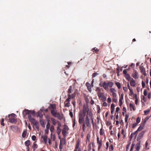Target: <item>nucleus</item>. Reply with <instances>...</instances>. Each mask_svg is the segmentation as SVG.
Instances as JSON below:
<instances>
[{"mask_svg":"<svg viewBox=\"0 0 151 151\" xmlns=\"http://www.w3.org/2000/svg\"><path fill=\"white\" fill-rule=\"evenodd\" d=\"M87 113V115H88L89 118L91 119L92 123L93 125H94L93 119V114L92 112L91 111L88 112V110H87L86 108H83L82 111H80L79 114H82L85 116L86 113Z\"/></svg>","mask_w":151,"mask_h":151,"instance_id":"nucleus-1","label":"nucleus"},{"mask_svg":"<svg viewBox=\"0 0 151 151\" xmlns=\"http://www.w3.org/2000/svg\"><path fill=\"white\" fill-rule=\"evenodd\" d=\"M51 114L54 117L57 118L59 120H61L62 119V117L60 115V114L57 112V109H51Z\"/></svg>","mask_w":151,"mask_h":151,"instance_id":"nucleus-2","label":"nucleus"},{"mask_svg":"<svg viewBox=\"0 0 151 151\" xmlns=\"http://www.w3.org/2000/svg\"><path fill=\"white\" fill-rule=\"evenodd\" d=\"M16 116V115L13 113L8 115V117L9 118V121L12 123H14L16 122V120L14 118Z\"/></svg>","mask_w":151,"mask_h":151,"instance_id":"nucleus-3","label":"nucleus"},{"mask_svg":"<svg viewBox=\"0 0 151 151\" xmlns=\"http://www.w3.org/2000/svg\"><path fill=\"white\" fill-rule=\"evenodd\" d=\"M96 91L97 92V95L99 98H101L103 95H104V93L101 92L102 91H104V90L102 88H101L97 87L96 88Z\"/></svg>","mask_w":151,"mask_h":151,"instance_id":"nucleus-4","label":"nucleus"},{"mask_svg":"<svg viewBox=\"0 0 151 151\" xmlns=\"http://www.w3.org/2000/svg\"><path fill=\"white\" fill-rule=\"evenodd\" d=\"M85 116L82 114H78L79 120L78 122L80 124H82V123L85 122Z\"/></svg>","mask_w":151,"mask_h":151,"instance_id":"nucleus-5","label":"nucleus"},{"mask_svg":"<svg viewBox=\"0 0 151 151\" xmlns=\"http://www.w3.org/2000/svg\"><path fill=\"white\" fill-rule=\"evenodd\" d=\"M138 73L137 71L134 70L133 73H132V76L134 79L138 78L139 77Z\"/></svg>","mask_w":151,"mask_h":151,"instance_id":"nucleus-6","label":"nucleus"},{"mask_svg":"<svg viewBox=\"0 0 151 151\" xmlns=\"http://www.w3.org/2000/svg\"><path fill=\"white\" fill-rule=\"evenodd\" d=\"M139 69L141 73L145 76H146V73L145 72V69L144 67L143 66H142V65L139 67Z\"/></svg>","mask_w":151,"mask_h":151,"instance_id":"nucleus-7","label":"nucleus"},{"mask_svg":"<svg viewBox=\"0 0 151 151\" xmlns=\"http://www.w3.org/2000/svg\"><path fill=\"white\" fill-rule=\"evenodd\" d=\"M89 117L88 115H87L86 117L85 120V121L86 125L87 127H89L90 125Z\"/></svg>","mask_w":151,"mask_h":151,"instance_id":"nucleus-8","label":"nucleus"},{"mask_svg":"<svg viewBox=\"0 0 151 151\" xmlns=\"http://www.w3.org/2000/svg\"><path fill=\"white\" fill-rule=\"evenodd\" d=\"M31 112V111L29 110L28 109H25L23 111V114L24 115V116H26V115L29 114L30 112Z\"/></svg>","mask_w":151,"mask_h":151,"instance_id":"nucleus-9","label":"nucleus"},{"mask_svg":"<svg viewBox=\"0 0 151 151\" xmlns=\"http://www.w3.org/2000/svg\"><path fill=\"white\" fill-rule=\"evenodd\" d=\"M47 137L46 135H44L42 136V138L43 139L45 144L47 143Z\"/></svg>","mask_w":151,"mask_h":151,"instance_id":"nucleus-10","label":"nucleus"},{"mask_svg":"<svg viewBox=\"0 0 151 151\" xmlns=\"http://www.w3.org/2000/svg\"><path fill=\"white\" fill-rule=\"evenodd\" d=\"M130 85L132 86L135 87L136 86L135 81L132 78L130 81Z\"/></svg>","mask_w":151,"mask_h":151,"instance_id":"nucleus-11","label":"nucleus"},{"mask_svg":"<svg viewBox=\"0 0 151 151\" xmlns=\"http://www.w3.org/2000/svg\"><path fill=\"white\" fill-rule=\"evenodd\" d=\"M140 142L137 143L135 146V150L134 151H139L140 148Z\"/></svg>","mask_w":151,"mask_h":151,"instance_id":"nucleus-12","label":"nucleus"},{"mask_svg":"<svg viewBox=\"0 0 151 151\" xmlns=\"http://www.w3.org/2000/svg\"><path fill=\"white\" fill-rule=\"evenodd\" d=\"M80 140L79 139H78L76 142L75 148H81L80 147Z\"/></svg>","mask_w":151,"mask_h":151,"instance_id":"nucleus-13","label":"nucleus"},{"mask_svg":"<svg viewBox=\"0 0 151 151\" xmlns=\"http://www.w3.org/2000/svg\"><path fill=\"white\" fill-rule=\"evenodd\" d=\"M102 87H103L106 90H107L109 89L107 83L105 82H104V83H103V86Z\"/></svg>","mask_w":151,"mask_h":151,"instance_id":"nucleus-14","label":"nucleus"},{"mask_svg":"<svg viewBox=\"0 0 151 151\" xmlns=\"http://www.w3.org/2000/svg\"><path fill=\"white\" fill-rule=\"evenodd\" d=\"M50 119L52 124L54 126L56 125V123H59V122L58 121H56V120L53 118H51Z\"/></svg>","mask_w":151,"mask_h":151,"instance_id":"nucleus-15","label":"nucleus"},{"mask_svg":"<svg viewBox=\"0 0 151 151\" xmlns=\"http://www.w3.org/2000/svg\"><path fill=\"white\" fill-rule=\"evenodd\" d=\"M86 85L87 86L88 90L90 92H91V88L90 84L88 82H87L86 83Z\"/></svg>","mask_w":151,"mask_h":151,"instance_id":"nucleus-16","label":"nucleus"},{"mask_svg":"<svg viewBox=\"0 0 151 151\" xmlns=\"http://www.w3.org/2000/svg\"><path fill=\"white\" fill-rule=\"evenodd\" d=\"M123 99V95L122 94L119 100V105L121 106L122 105V100Z\"/></svg>","mask_w":151,"mask_h":151,"instance_id":"nucleus-17","label":"nucleus"},{"mask_svg":"<svg viewBox=\"0 0 151 151\" xmlns=\"http://www.w3.org/2000/svg\"><path fill=\"white\" fill-rule=\"evenodd\" d=\"M124 77L126 79L129 81H130L131 80V77L130 75L129 74H126L124 76Z\"/></svg>","mask_w":151,"mask_h":151,"instance_id":"nucleus-18","label":"nucleus"},{"mask_svg":"<svg viewBox=\"0 0 151 151\" xmlns=\"http://www.w3.org/2000/svg\"><path fill=\"white\" fill-rule=\"evenodd\" d=\"M114 107H115L114 105V104H111V113L112 114H113V112L114 110Z\"/></svg>","mask_w":151,"mask_h":151,"instance_id":"nucleus-19","label":"nucleus"},{"mask_svg":"<svg viewBox=\"0 0 151 151\" xmlns=\"http://www.w3.org/2000/svg\"><path fill=\"white\" fill-rule=\"evenodd\" d=\"M97 143L98 145H102V140H100L99 138L98 137H97Z\"/></svg>","mask_w":151,"mask_h":151,"instance_id":"nucleus-20","label":"nucleus"},{"mask_svg":"<svg viewBox=\"0 0 151 151\" xmlns=\"http://www.w3.org/2000/svg\"><path fill=\"white\" fill-rule=\"evenodd\" d=\"M144 134V132H142L140 133L138 135V138L139 139H141Z\"/></svg>","mask_w":151,"mask_h":151,"instance_id":"nucleus-21","label":"nucleus"},{"mask_svg":"<svg viewBox=\"0 0 151 151\" xmlns=\"http://www.w3.org/2000/svg\"><path fill=\"white\" fill-rule=\"evenodd\" d=\"M33 124L35 125V127L36 128L38 129L39 125V122L38 121H36Z\"/></svg>","mask_w":151,"mask_h":151,"instance_id":"nucleus-22","label":"nucleus"},{"mask_svg":"<svg viewBox=\"0 0 151 151\" xmlns=\"http://www.w3.org/2000/svg\"><path fill=\"white\" fill-rule=\"evenodd\" d=\"M50 107L52 108V109H56V105L54 104H50L49 108Z\"/></svg>","mask_w":151,"mask_h":151,"instance_id":"nucleus-23","label":"nucleus"},{"mask_svg":"<svg viewBox=\"0 0 151 151\" xmlns=\"http://www.w3.org/2000/svg\"><path fill=\"white\" fill-rule=\"evenodd\" d=\"M91 51H93V52H95L96 53H97L99 51V50L96 47H94L92 49Z\"/></svg>","mask_w":151,"mask_h":151,"instance_id":"nucleus-24","label":"nucleus"},{"mask_svg":"<svg viewBox=\"0 0 151 151\" xmlns=\"http://www.w3.org/2000/svg\"><path fill=\"white\" fill-rule=\"evenodd\" d=\"M107 83L108 87L110 88H111L114 85L113 83L111 82H109Z\"/></svg>","mask_w":151,"mask_h":151,"instance_id":"nucleus-25","label":"nucleus"},{"mask_svg":"<svg viewBox=\"0 0 151 151\" xmlns=\"http://www.w3.org/2000/svg\"><path fill=\"white\" fill-rule=\"evenodd\" d=\"M144 126V124H141L138 128L137 130L139 131H141L143 129V127Z\"/></svg>","mask_w":151,"mask_h":151,"instance_id":"nucleus-26","label":"nucleus"},{"mask_svg":"<svg viewBox=\"0 0 151 151\" xmlns=\"http://www.w3.org/2000/svg\"><path fill=\"white\" fill-rule=\"evenodd\" d=\"M129 107L131 109H132L134 111H135L136 108L134 107V105L130 103L129 104Z\"/></svg>","mask_w":151,"mask_h":151,"instance_id":"nucleus-27","label":"nucleus"},{"mask_svg":"<svg viewBox=\"0 0 151 151\" xmlns=\"http://www.w3.org/2000/svg\"><path fill=\"white\" fill-rule=\"evenodd\" d=\"M25 145L26 147L29 146L30 144V142L29 140H27L25 142Z\"/></svg>","mask_w":151,"mask_h":151,"instance_id":"nucleus-28","label":"nucleus"},{"mask_svg":"<svg viewBox=\"0 0 151 151\" xmlns=\"http://www.w3.org/2000/svg\"><path fill=\"white\" fill-rule=\"evenodd\" d=\"M38 147L37 145L36 144V142H35L33 143V145L32 146L33 148V150L34 151Z\"/></svg>","mask_w":151,"mask_h":151,"instance_id":"nucleus-29","label":"nucleus"},{"mask_svg":"<svg viewBox=\"0 0 151 151\" xmlns=\"http://www.w3.org/2000/svg\"><path fill=\"white\" fill-rule=\"evenodd\" d=\"M115 84L117 87L118 89H120L121 88V85L119 82H116L115 83Z\"/></svg>","mask_w":151,"mask_h":151,"instance_id":"nucleus-30","label":"nucleus"},{"mask_svg":"<svg viewBox=\"0 0 151 151\" xmlns=\"http://www.w3.org/2000/svg\"><path fill=\"white\" fill-rule=\"evenodd\" d=\"M90 134H88L87 135L86 137V143L87 142H90Z\"/></svg>","mask_w":151,"mask_h":151,"instance_id":"nucleus-31","label":"nucleus"},{"mask_svg":"<svg viewBox=\"0 0 151 151\" xmlns=\"http://www.w3.org/2000/svg\"><path fill=\"white\" fill-rule=\"evenodd\" d=\"M61 129L59 127H57V129L56 130V132L58 135H59L61 132Z\"/></svg>","mask_w":151,"mask_h":151,"instance_id":"nucleus-32","label":"nucleus"},{"mask_svg":"<svg viewBox=\"0 0 151 151\" xmlns=\"http://www.w3.org/2000/svg\"><path fill=\"white\" fill-rule=\"evenodd\" d=\"M82 124H83V125L82 126V129H83V132H84L85 131V128L86 127V124L85 123V122H83V123H82Z\"/></svg>","mask_w":151,"mask_h":151,"instance_id":"nucleus-33","label":"nucleus"},{"mask_svg":"<svg viewBox=\"0 0 151 151\" xmlns=\"http://www.w3.org/2000/svg\"><path fill=\"white\" fill-rule=\"evenodd\" d=\"M72 87L71 86H70L69 87L68 92V93H69V94H70L72 92Z\"/></svg>","mask_w":151,"mask_h":151,"instance_id":"nucleus-34","label":"nucleus"},{"mask_svg":"<svg viewBox=\"0 0 151 151\" xmlns=\"http://www.w3.org/2000/svg\"><path fill=\"white\" fill-rule=\"evenodd\" d=\"M37 116L39 117L40 118H41L43 116V115L42 114L41 112L39 111L37 113Z\"/></svg>","mask_w":151,"mask_h":151,"instance_id":"nucleus-35","label":"nucleus"},{"mask_svg":"<svg viewBox=\"0 0 151 151\" xmlns=\"http://www.w3.org/2000/svg\"><path fill=\"white\" fill-rule=\"evenodd\" d=\"M71 95L70 94H68V98L66 100L65 102H70V99Z\"/></svg>","mask_w":151,"mask_h":151,"instance_id":"nucleus-36","label":"nucleus"},{"mask_svg":"<svg viewBox=\"0 0 151 151\" xmlns=\"http://www.w3.org/2000/svg\"><path fill=\"white\" fill-rule=\"evenodd\" d=\"M59 148L60 151H62L63 148V146L62 143H61V140H60V144L59 145Z\"/></svg>","mask_w":151,"mask_h":151,"instance_id":"nucleus-37","label":"nucleus"},{"mask_svg":"<svg viewBox=\"0 0 151 151\" xmlns=\"http://www.w3.org/2000/svg\"><path fill=\"white\" fill-rule=\"evenodd\" d=\"M110 92L112 93H114L116 92V90L114 88H111L110 89Z\"/></svg>","mask_w":151,"mask_h":151,"instance_id":"nucleus-38","label":"nucleus"},{"mask_svg":"<svg viewBox=\"0 0 151 151\" xmlns=\"http://www.w3.org/2000/svg\"><path fill=\"white\" fill-rule=\"evenodd\" d=\"M122 134L123 135L122 137H123V138L124 139L125 137V133L123 129H122Z\"/></svg>","mask_w":151,"mask_h":151,"instance_id":"nucleus-39","label":"nucleus"},{"mask_svg":"<svg viewBox=\"0 0 151 151\" xmlns=\"http://www.w3.org/2000/svg\"><path fill=\"white\" fill-rule=\"evenodd\" d=\"M99 133L101 135H103L104 133V132L103 128H101L100 129Z\"/></svg>","mask_w":151,"mask_h":151,"instance_id":"nucleus-40","label":"nucleus"},{"mask_svg":"<svg viewBox=\"0 0 151 151\" xmlns=\"http://www.w3.org/2000/svg\"><path fill=\"white\" fill-rule=\"evenodd\" d=\"M101 100L103 101H105L106 100V97H105L104 96V95H103L101 97Z\"/></svg>","mask_w":151,"mask_h":151,"instance_id":"nucleus-41","label":"nucleus"},{"mask_svg":"<svg viewBox=\"0 0 151 151\" xmlns=\"http://www.w3.org/2000/svg\"><path fill=\"white\" fill-rule=\"evenodd\" d=\"M70 102H64L65 107H68L70 106Z\"/></svg>","mask_w":151,"mask_h":151,"instance_id":"nucleus-42","label":"nucleus"},{"mask_svg":"<svg viewBox=\"0 0 151 151\" xmlns=\"http://www.w3.org/2000/svg\"><path fill=\"white\" fill-rule=\"evenodd\" d=\"M27 134V132L26 131H24L22 134V137L23 138H24L26 137Z\"/></svg>","mask_w":151,"mask_h":151,"instance_id":"nucleus-43","label":"nucleus"},{"mask_svg":"<svg viewBox=\"0 0 151 151\" xmlns=\"http://www.w3.org/2000/svg\"><path fill=\"white\" fill-rule=\"evenodd\" d=\"M150 111V110L149 109H147V110L144 111L145 115H147L148 114Z\"/></svg>","mask_w":151,"mask_h":151,"instance_id":"nucleus-44","label":"nucleus"},{"mask_svg":"<svg viewBox=\"0 0 151 151\" xmlns=\"http://www.w3.org/2000/svg\"><path fill=\"white\" fill-rule=\"evenodd\" d=\"M145 149L146 150H148L149 149V146L148 145V143L147 141H146L145 143Z\"/></svg>","mask_w":151,"mask_h":151,"instance_id":"nucleus-45","label":"nucleus"},{"mask_svg":"<svg viewBox=\"0 0 151 151\" xmlns=\"http://www.w3.org/2000/svg\"><path fill=\"white\" fill-rule=\"evenodd\" d=\"M109 151H112L114 150V147L111 144L109 146Z\"/></svg>","mask_w":151,"mask_h":151,"instance_id":"nucleus-46","label":"nucleus"},{"mask_svg":"<svg viewBox=\"0 0 151 151\" xmlns=\"http://www.w3.org/2000/svg\"><path fill=\"white\" fill-rule=\"evenodd\" d=\"M66 131L65 130H62V134L64 137L66 136Z\"/></svg>","mask_w":151,"mask_h":151,"instance_id":"nucleus-47","label":"nucleus"},{"mask_svg":"<svg viewBox=\"0 0 151 151\" xmlns=\"http://www.w3.org/2000/svg\"><path fill=\"white\" fill-rule=\"evenodd\" d=\"M4 119L3 118H2L1 119V125L3 126H4Z\"/></svg>","mask_w":151,"mask_h":151,"instance_id":"nucleus-48","label":"nucleus"},{"mask_svg":"<svg viewBox=\"0 0 151 151\" xmlns=\"http://www.w3.org/2000/svg\"><path fill=\"white\" fill-rule=\"evenodd\" d=\"M129 115L127 114L125 115V122H127L129 118Z\"/></svg>","mask_w":151,"mask_h":151,"instance_id":"nucleus-49","label":"nucleus"},{"mask_svg":"<svg viewBox=\"0 0 151 151\" xmlns=\"http://www.w3.org/2000/svg\"><path fill=\"white\" fill-rule=\"evenodd\" d=\"M134 146L135 144L134 143H132V144L131 148L130 151H132L133 150L134 148Z\"/></svg>","mask_w":151,"mask_h":151,"instance_id":"nucleus-50","label":"nucleus"},{"mask_svg":"<svg viewBox=\"0 0 151 151\" xmlns=\"http://www.w3.org/2000/svg\"><path fill=\"white\" fill-rule=\"evenodd\" d=\"M54 129V127L52 125L50 128V131L51 132H53Z\"/></svg>","mask_w":151,"mask_h":151,"instance_id":"nucleus-51","label":"nucleus"},{"mask_svg":"<svg viewBox=\"0 0 151 151\" xmlns=\"http://www.w3.org/2000/svg\"><path fill=\"white\" fill-rule=\"evenodd\" d=\"M61 140V143H63L64 144H65L66 143V139L65 138H64L62 140Z\"/></svg>","mask_w":151,"mask_h":151,"instance_id":"nucleus-52","label":"nucleus"},{"mask_svg":"<svg viewBox=\"0 0 151 151\" xmlns=\"http://www.w3.org/2000/svg\"><path fill=\"white\" fill-rule=\"evenodd\" d=\"M99 75V73H94L93 74L92 76V78H94L96 76L98 75Z\"/></svg>","mask_w":151,"mask_h":151,"instance_id":"nucleus-53","label":"nucleus"},{"mask_svg":"<svg viewBox=\"0 0 151 151\" xmlns=\"http://www.w3.org/2000/svg\"><path fill=\"white\" fill-rule=\"evenodd\" d=\"M50 126V123L49 122H48L46 126V127L47 129H49Z\"/></svg>","mask_w":151,"mask_h":151,"instance_id":"nucleus-54","label":"nucleus"},{"mask_svg":"<svg viewBox=\"0 0 151 151\" xmlns=\"http://www.w3.org/2000/svg\"><path fill=\"white\" fill-rule=\"evenodd\" d=\"M31 123L33 124L36 121L35 120V118H32V119H31V120L29 121Z\"/></svg>","mask_w":151,"mask_h":151,"instance_id":"nucleus-55","label":"nucleus"},{"mask_svg":"<svg viewBox=\"0 0 151 151\" xmlns=\"http://www.w3.org/2000/svg\"><path fill=\"white\" fill-rule=\"evenodd\" d=\"M140 121V119L139 117H138L136 120V123L138 124Z\"/></svg>","mask_w":151,"mask_h":151,"instance_id":"nucleus-56","label":"nucleus"},{"mask_svg":"<svg viewBox=\"0 0 151 151\" xmlns=\"http://www.w3.org/2000/svg\"><path fill=\"white\" fill-rule=\"evenodd\" d=\"M71 97L70 98L73 99L76 96V93H73L71 95H70Z\"/></svg>","mask_w":151,"mask_h":151,"instance_id":"nucleus-57","label":"nucleus"},{"mask_svg":"<svg viewBox=\"0 0 151 151\" xmlns=\"http://www.w3.org/2000/svg\"><path fill=\"white\" fill-rule=\"evenodd\" d=\"M138 131H139L137 130L135 131L134 133H132L134 135H135V137H136L137 136L138 133Z\"/></svg>","mask_w":151,"mask_h":151,"instance_id":"nucleus-58","label":"nucleus"},{"mask_svg":"<svg viewBox=\"0 0 151 151\" xmlns=\"http://www.w3.org/2000/svg\"><path fill=\"white\" fill-rule=\"evenodd\" d=\"M130 91V93L129 95H130L131 96H132L133 93V89H131L129 90Z\"/></svg>","mask_w":151,"mask_h":151,"instance_id":"nucleus-59","label":"nucleus"},{"mask_svg":"<svg viewBox=\"0 0 151 151\" xmlns=\"http://www.w3.org/2000/svg\"><path fill=\"white\" fill-rule=\"evenodd\" d=\"M97 112L99 114L100 112V111L101 110L99 106H97Z\"/></svg>","mask_w":151,"mask_h":151,"instance_id":"nucleus-60","label":"nucleus"},{"mask_svg":"<svg viewBox=\"0 0 151 151\" xmlns=\"http://www.w3.org/2000/svg\"><path fill=\"white\" fill-rule=\"evenodd\" d=\"M28 119L29 121H30V120H31V119H32V118H33L32 116L30 114H29L28 115Z\"/></svg>","mask_w":151,"mask_h":151,"instance_id":"nucleus-61","label":"nucleus"},{"mask_svg":"<svg viewBox=\"0 0 151 151\" xmlns=\"http://www.w3.org/2000/svg\"><path fill=\"white\" fill-rule=\"evenodd\" d=\"M137 124H137L136 123L133 124L132 125V128H134V127H135L137 126Z\"/></svg>","mask_w":151,"mask_h":151,"instance_id":"nucleus-62","label":"nucleus"},{"mask_svg":"<svg viewBox=\"0 0 151 151\" xmlns=\"http://www.w3.org/2000/svg\"><path fill=\"white\" fill-rule=\"evenodd\" d=\"M36 139V137L35 135H33L32 137V139L33 141H35Z\"/></svg>","mask_w":151,"mask_h":151,"instance_id":"nucleus-63","label":"nucleus"},{"mask_svg":"<svg viewBox=\"0 0 151 151\" xmlns=\"http://www.w3.org/2000/svg\"><path fill=\"white\" fill-rule=\"evenodd\" d=\"M74 151H81V148H75Z\"/></svg>","mask_w":151,"mask_h":151,"instance_id":"nucleus-64","label":"nucleus"}]
</instances>
